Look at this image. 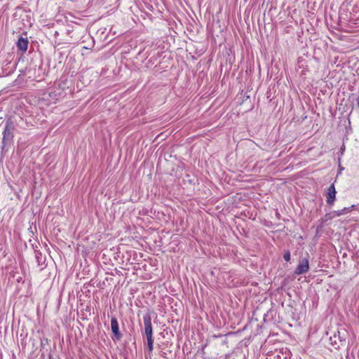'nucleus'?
<instances>
[{
  "mask_svg": "<svg viewBox=\"0 0 359 359\" xmlns=\"http://www.w3.org/2000/svg\"><path fill=\"white\" fill-rule=\"evenodd\" d=\"M15 129V126L11 118L6 121L4 130L3 131L2 139V149L4 150L6 147L10 146L14 137L13 132Z\"/></svg>",
  "mask_w": 359,
  "mask_h": 359,
  "instance_id": "1",
  "label": "nucleus"
},
{
  "mask_svg": "<svg viewBox=\"0 0 359 359\" xmlns=\"http://www.w3.org/2000/svg\"><path fill=\"white\" fill-rule=\"evenodd\" d=\"M143 323L144 325V333L147 338H152L153 330L151 326V317L149 313H147L144 315Z\"/></svg>",
  "mask_w": 359,
  "mask_h": 359,
  "instance_id": "2",
  "label": "nucleus"
},
{
  "mask_svg": "<svg viewBox=\"0 0 359 359\" xmlns=\"http://www.w3.org/2000/svg\"><path fill=\"white\" fill-rule=\"evenodd\" d=\"M111 328L114 334V340H120L122 338V334L119 331V325L117 319L115 317L111 319Z\"/></svg>",
  "mask_w": 359,
  "mask_h": 359,
  "instance_id": "3",
  "label": "nucleus"
},
{
  "mask_svg": "<svg viewBox=\"0 0 359 359\" xmlns=\"http://www.w3.org/2000/svg\"><path fill=\"white\" fill-rule=\"evenodd\" d=\"M336 189L334 184H331L326 191V201L330 205H332L336 199Z\"/></svg>",
  "mask_w": 359,
  "mask_h": 359,
  "instance_id": "4",
  "label": "nucleus"
},
{
  "mask_svg": "<svg viewBox=\"0 0 359 359\" xmlns=\"http://www.w3.org/2000/svg\"><path fill=\"white\" fill-rule=\"evenodd\" d=\"M309 269V259L307 258L302 259L297 265L294 273L300 275L306 273Z\"/></svg>",
  "mask_w": 359,
  "mask_h": 359,
  "instance_id": "5",
  "label": "nucleus"
},
{
  "mask_svg": "<svg viewBox=\"0 0 359 359\" xmlns=\"http://www.w3.org/2000/svg\"><path fill=\"white\" fill-rule=\"evenodd\" d=\"M28 43L27 39L20 37L17 41V46L19 50L25 52L28 48Z\"/></svg>",
  "mask_w": 359,
  "mask_h": 359,
  "instance_id": "6",
  "label": "nucleus"
},
{
  "mask_svg": "<svg viewBox=\"0 0 359 359\" xmlns=\"http://www.w3.org/2000/svg\"><path fill=\"white\" fill-rule=\"evenodd\" d=\"M346 214L345 213V210L341 209V210H336V211H332L328 214H327L325 215V217H326V219H333L334 217H339L341 215H343Z\"/></svg>",
  "mask_w": 359,
  "mask_h": 359,
  "instance_id": "7",
  "label": "nucleus"
},
{
  "mask_svg": "<svg viewBox=\"0 0 359 359\" xmlns=\"http://www.w3.org/2000/svg\"><path fill=\"white\" fill-rule=\"evenodd\" d=\"M147 346H148V350L149 352H151L153 351V338H147Z\"/></svg>",
  "mask_w": 359,
  "mask_h": 359,
  "instance_id": "8",
  "label": "nucleus"
},
{
  "mask_svg": "<svg viewBox=\"0 0 359 359\" xmlns=\"http://www.w3.org/2000/svg\"><path fill=\"white\" fill-rule=\"evenodd\" d=\"M283 259L286 262H289L290 260V251H286L283 255Z\"/></svg>",
  "mask_w": 359,
  "mask_h": 359,
  "instance_id": "9",
  "label": "nucleus"
},
{
  "mask_svg": "<svg viewBox=\"0 0 359 359\" xmlns=\"http://www.w3.org/2000/svg\"><path fill=\"white\" fill-rule=\"evenodd\" d=\"M354 207H355V205H351L350 207L344 208V210H345V213L351 212L352 210L354 208Z\"/></svg>",
  "mask_w": 359,
  "mask_h": 359,
  "instance_id": "10",
  "label": "nucleus"
},
{
  "mask_svg": "<svg viewBox=\"0 0 359 359\" xmlns=\"http://www.w3.org/2000/svg\"><path fill=\"white\" fill-rule=\"evenodd\" d=\"M358 106H359V99L358 100Z\"/></svg>",
  "mask_w": 359,
  "mask_h": 359,
  "instance_id": "11",
  "label": "nucleus"
}]
</instances>
